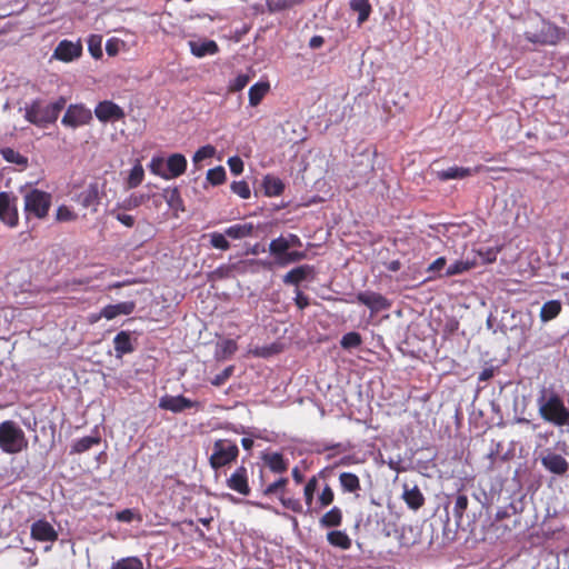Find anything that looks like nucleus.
I'll return each instance as SVG.
<instances>
[{"mask_svg":"<svg viewBox=\"0 0 569 569\" xmlns=\"http://www.w3.org/2000/svg\"><path fill=\"white\" fill-rule=\"evenodd\" d=\"M231 190L242 199H248L251 194L249 184L246 181H233Z\"/></svg>","mask_w":569,"mask_h":569,"instance_id":"obj_54","label":"nucleus"},{"mask_svg":"<svg viewBox=\"0 0 569 569\" xmlns=\"http://www.w3.org/2000/svg\"><path fill=\"white\" fill-rule=\"evenodd\" d=\"M30 536L40 542H54L58 540V531L44 519H39L31 525Z\"/></svg>","mask_w":569,"mask_h":569,"instance_id":"obj_10","label":"nucleus"},{"mask_svg":"<svg viewBox=\"0 0 569 569\" xmlns=\"http://www.w3.org/2000/svg\"><path fill=\"white\" fill-rule=\"evenodd\" d=\"M228 166L230 168V171L234 174V176H239L242 173L243 171V161L241 160L240 157L238 156H234V157H230L228 159Z\"/></svg>","mask_w":569,"mask_h":569,"instance_id":"obj_58","label":"nucleus"},{"mask_svg":"<svg viewBox=\"0 0 569 569\" xmlns=\"http://www.w3.org/2000/svg\"><path fill=\"white\" fill-rule=\"evenodd\" d=\"M289 250L288 242L284 237L273 239L269 244V252L276 257V261L284 256Z\"/></svg>","mask_w":569,"mask_h":569,"instance_id":"obj_35","label":"nucleus"},{"mask_svg":"<svg viewBox=\"0 0 569 569\" xmlns=\"http://www.w3.org/2000/svg\"><path fill=\"white\" fill-rule=\"evenodd\" d=\"M123 46V42L119 39H110L108 40L107 44H106V50H107V53L109 56H116L119 50H120V47Z\"/></svg>","mask_w":569,"mask_h":569,"instance_id":"obj_60","label":"nucleus"},{"mask_svg":"<svg viewBox=\"0 0 569 569\" xmlns=\"http://www.w3.org/2000/svg\"><path fill=\"white\" fill-rule=\"evenodd\" d=\"M317 489H318V477L312 476L307 481V483L303 488V498H305V503L308 507V510H310L312 507L315 493H316Z\"/></svg>","mask_w":569,"mask_h":569,"instance_id":"obj_37","label":"nucleus"},{"mask_svg":"<svg viewBox=\"0 0 569 569\" xmlns=\"http://www.w3.org/2000/svg\"><path fill=\"white\" fill-rule=\"evenodd\" d=\"M313 274V268L308 264L299 266L290 270L284 277L283 282L287 284H298Z\"/></svg>","mask_w":569,"mask_h":569,"instance_id":"obj_24","label":"nucleus"},{"mask_svg":"<svg viewBox=\"0 0 569 569\" xmlns=\"http://www.w3.org/2000/svg\"><path fill=\"white\" fill-rule=\"evenodd\" d=\"M284 238L288 242L289 249L292 247H301L302 246L300 238L296 234L290 233V234L286 236Z\"/></svg>","mask_w":569,"mask_h":569,"instance_id":"obj_64","label":"nucleus"},{"mask_svg":"<svg viewBox=\"0 0 569 569\" xmlns=\"http://www.w3.org/2000/svg\"><path fill=\"white\" fill-rule=\"evenodd\" d=\"M200 403L198 401L190 400L182 395L179 396H169L166 395L160 398L159 407L163 410H168L171 412H182L187 409L199 408Z\"/></svg>","mask_w":569,"mask_h":569,"instance_id":"obj_9","label":"nucleus"},{"mask_svg":"<svg viewBox=\"0 0 569 569\" xmlns=\"http://www.w3.org/2000/svg\"><path fill=\"white\" fill-rule=\"evenodd\" d=\"M114 348L120 353H130L133 351L132 340L129 333L121 331L114 337Z\"/></svg>","mask_w":569,"mask_h":569,"instance_id":"obj_31","label":"nucleus"},{"mask_svg":"<svg viewBox=\"0 0 569 569\" xmlns=\"http://www.w3.org/2000/svg\"><path fill=\"white\" fill-rule=\"evenodd\" d=\"M471 267H472V263H470L468 261L457 260L447 268L445 274L446 276L460 274V273H463V272L468 271L469 269H471Z\"/></svg>","mask_w":569,"mask_h":569,"instance_id":"obj_48","label":"nucleus"},{"mask_svg":"<svg viewBox=\"0 0 569 569\" xmlns=\"http://www.w3.org/2000/svg\"><path fill=\"white\" fill-rule=\"evenodd\" d=\"M144 177V170L140 162H137L131 169L129 177L126 181V186L128 189H133L138 187Z\"/></svg>","mask_w":569,"mask_h":569,"instance_id":"obj_34","label":"nucleus"},{"mask_svg":"<svg viewBox=\"0 0 569 569\" xmlns=\"http://www.w3.org/2000/svg\"><path fill=\"white\" fill-rule=\"evenodd\" d=\"M562 310V305L559 300H549L545 302L540 309V320L549 322L557 318Z\"/></svg>","mask_w":569,"mask_h":569,"instance_id":"obj_28","label":"nucleus"},{"mask_svg":"<svg viewBox=\"0 0 569 569\" xmlns=\"http://www.w3.org/2000/svg\"><path fill=\"white\" fill-rule=\"evenodd\" d=\"M446 264L445 258L436 259L431 264H429V272H439Z\"/></svg>","mask_w":569,"mask_h":569,"instance_id":"obj_63","label":"nucleus"},{"mask_svg":"<svg viewBox=\"0 0 569 569\" xmlns=\"http://www.w3.org/2000/svg\"><path fill=\"white\" fill-rule=\"evenodd\" d=\"M249 82V77L247 74H239L230 84V91H240L242 90Z\"/></svg>","mask_w":569,"mask_h":569,"instance_id":"obj_59","label":"nucleus"},{"mask_svg":"<svg viewBox=\"0 0 569 569\" xmlns=\"http://www.w3.org/2000/svg\"><path fill=\"white\" fill-rule=\"evenodd\" d=\"M468 497L466 495H458L455 500L453 513L457 520H460L468 508Z\"/></svg>","mask_w":569,"mask_h":569,"instance_id":"obj_50","label":"nucleus"},{"mask_svg":"<svg viewBox=\"0 0 569 569\" xmlns=\"http://www.w3.org/2000/svg\"><path fill=\"white\" fill-rule=\"evenodd\" d=\"M239 448L236 442L229 439L214 441L209 462L212 469L218 470L230 465L238 458Z\"/></svg>","mask_w":569,"mask_h":569,"instance_id":"obj_6","label":"nucleus"},{"mask_svg":"<svg viewBox=\"0 0 569 569\" xmlns=\"http://www.w3.org/2000/svg\"><path fill=\"white\" fill-rule=\"evenodd\" d=\"M262 460L273 473H284L289 467L288 460L280 452L264 453Z\"/></svg>","mask_w":569,"mask_h":569,"instance_id":"obj_21","label":"nucleus"},{"mask_svg":"<svg viewBox=\"0 0 569 569\" xmlns=\"http://www.w3.org/2000/svg\"><path fill=\"white\" fill-rule=\"evenodd\" d=\"M270 90L269 82H257L249 89V103L252 107L258 106L263 97L268 93Z\"/></svg>","mask_w":569,"mask_h":569,"instance_id":"obj_30","label":"nucleus"},{"mask_svg":"<svg viewBox=\"0 0 569 569\" xmlns=\"http://www.w3.org/2000/svg\"><path fill=\"white\" fill-rule=\"evenodd\" d=\"M102 37L98 34H92L88 39V48L92 57L100 58L102 56Z\"/></svg>","mask_w":569,"mask_h":569,"instance_id":"obj_47","label":"nucleus"},{"mask_svg":"<svg viewBox=\"0 0 569 569\" xmlns=\"http://www.w3.org/2000/svg\"><path fill=\"white\" fill-rule=\"evenodd\" d=\"M360 343H361V337L358 332L346 333L341 339V346L346 350H350L355 347H358Z\"/></svg>","mask_w":569,"mask_h":569,"instance_id":"obj_52","label":"nucleus"},{"mask_svg":"<svg viewBox=\"0 0 569 569\" xmlns=\"http://www.w3.org/2000/svg\"><path fill=\"white\" fill-rule=\"evenodd\" d=\"M525 38L540 46H556L567 38V30L541 19L535 27L526 30Z\"/></svg>","mask_w":569,"mask_h":569,"instance_id":"obj_3","label":"nucleus"},{"mask_svg":"<svg viewBox=\"0 0 569 569\" xmlns=\"http://www.w3.org/2000/svg\"><path fill=\"white\" fill-rule=\"evenodd\" d=\"M327 541L330 546L339 548L341 550H348L351 547V538L346 531L331 530L327 532Z\"/></svg>","mask_w":569,"mask_h":569,"instance_id":"obj_26","label":"nucleus"},{"mask_svg":"<svg viewBox=\"0 0 569 569\" xmlns=\"http://www.w3.org/2000/svg\"><path fill=\"white\" fill-rule=\"evenodd\" d=\"M357 300L376 312L387 309L389 306L386 298L376 292H361L357 296Z\"/></svg>","mask_w":569,"mask_h":569,"instance_id":"obj_19","label":"nucleus"},{"mask_svg":"<svg viewBox=\"0 0 569 569\" xmlns=\"http://www.w3.org/2000/svg\"><path fill=\"white\" fill-rule=\"evenodd\" d=\"M217 352H220L222 355H232L237 352V343L234 340L231 339H222L217 343Z\"/></svg>","mask_w":569,"mask_h":569,"instance_id":"obj_55","label":"nucleus"},{"mask_svg":"<svg viewBox=\"0 0 569 569\" xmlns=\"http://www.w3.org/2000/svg\"><path fill=\"white\" fill-rule=\"evenodd\" d=\"M350 7L352 10L357 11L359 13L358 22L359 24L363 23L371 11V7L369 4L368 0H351Z\"/></svg>","mask_w":569,"mask_h":569,"instance_id":"obj_36","label":"nucleus"},{"mask_svg":"<svg viewBox=\"0 0 569 569\" xmlns=\"http://www.w3.org/2000/svg\"><path fill=\"white\" fill-rule=\"evenodd\" d=\"M335 500V492L332 488L326 483L321 492L318 496V503L321 509L330 506Z\"/></svg>","mask_w":569,"mask_h":569,"instance_id":"obj_44","label":"nucleus"},{"mask_svg":"<svg viewBox=\"0 0 569 569\" xmlns=\"http://www.w3.org/2000/svg\"><path fill=\"white\" fill-rule=\"evenodd\" d=\"M279 500L281 505L296 513H302L303 507L299 499L296 498H286L283 495L279 496Z\"/></svg>","mask_w":569,"mask_h":569,"instance_id":"obj_49","label":"nucleus"},{"mask_svg":"<svg viewBox=\"0 0 569 569\" xmlns=\"http://www.w3.org/2000/svg\"><path fill=\"white\" fill-rule=\"evenodd\" d=\"M342 510L335 506L320 518L319 523L322 528H337L342 525Z\"/></svg>","mask_w":569,"mask_h":569,"instance_id":"obj_27","label":"nucleus"},{"mask_svg":"<svg viewBox=\"0 0 569 569\" xmlns=\"http://www.w3.org/2000/svg\"><path fill=\"white\" fill-rule=\"evenodd\" d=\"M224 179H226V170L221 166L210 169L207 172V180L213 186L221 184L224 181Z\"/></svg>","mask_w":569,"mask_h":569,"instance_id":"obj_45","label":"nucleus"},{"mask_svg":"<svg viewBox=\"0 0 569 569\" xmlns=\"http://www.w3.org/2000/svg\"><path fill=\"white\" fill-rule=\"evenodd\" d=\"M0 220L11 228L19 221L16 198L7 192H0Z\"/></svg>","mask_w":569,"mask_h":569,"instance_id":"obj_8","label":"nucleus"},{"mask_svg":"<svg viewBox=\"0 0 569 569\" xmlns=\"http://www.w3.org/2000/svg\"><path fill=\"white\" fill-rule=\"evenodd\" d=\"M289 479L286 477H281L274 482L268 485L263 490L262 493L264 496H271V495H283L286 487L288 486Z\"/></svg>","mask_w":569,"mask_h":569,"instance_id":"obj_38","label":"nucleus"},{"mask_svg":"<svg viewBox=\"0 0 569 569\" xmlns=\"http://www.w3.org/2000/svg\"><path fill=\"white\" fill-rule=\"evenodd\" d=\"M254 226L251 222L230 226L224 230V234L232 239H243L252 236Z\"/></svg>","mask_w":569,"mask_h":569,"instance_id":"obj_29","label":"nucleus"},{"mask_svg":"<svg viewBox=\"0 0 569 569\" xmlns=\"http://www.w3.org/2000/svg\"><path fill=\"white\" fill-rule=\"evenodd\" d=\"M164 198L170 208L174 210L182 209V200L178 189L164 190Z\"/></svg>","mask_w":569,"mask_h":569,"instance_id":"obj_46","label":"nucleus"},{"mask_svg":"<svg viewBox=\"0 0 569 569\" xmlns=\"http://www.w3.org/2000/svg\"><path fill=\"white\" fill-rule=\"evenodd\" d=\"M210 243L213 248L220 250H228L230 248L229 241L226 239L224 233L212 232L210 236Z\"/></svg>","mask_w":569,"mask_h":569,"instance_id":"obj_51","label":"nucleus"},{"mask_svg":"<svg viewBox=\"0 0 569 569\" xmlns=\"http://www.w3.org/2000/svg\"><path fill=\"white\" fill-rule=\"evenodd\" d=\"M216 153V149L214 147L210 146V144H207V146H203L201 147L193 156V162L194 163H198V162H201L202 160L207 159V158H211L213 157Z\"/></svg>","mask_w":569,"mask_h":569,"instance_id":"obj_57","label":"nucleus"},{"mask_svg":"<svg viewBox=\"0 0 569 569\" xmlns=\"http://www.w3.org/2000/svg\"><path fill=\"white\" fill-rule=\"evenodd\" d=\"M133 517L134 515L131 509H123L116 515V519L122 522H131Z\"/></svg>","mask_w":569,"mask_h":569,"instance_id":"obj_61","label":"nucleus"},{"mask_svg":"<svg viewBox=\"0 0 569 569\" xmlns=\"http://www.w3.org/2000/svg\"><path fill=\"white\" fill-rule=\"evenodd\" d=\"M1 153H2V157L8 162L16 163V164H19V166H22V167H26L27 163H28V160H27L26 157H23L21 153H19L18 151H16V150H13L11 148L2 149Z\"/></svg>","mask_w":569,"mask_h":569,"instance_id":"obj_41","label":"nucleus"},{"mask_svg":"<svg viewBox=\"0 0 569 569\" xmlns=\"http://www.w3.org/2000/svg\"><path fill=\"white\" fill-rule=\"evenodd\" d=\"M150 171L167 180V161L161 157H153L149 164Z\"/></svg>","mask_w":569,"mask_h":569,"instance_id":"obj_42","label":"nucleus"},{"mask_svg":"<svg viewBox=\"0 0 569 569\" xmlns=\"http://www.w3.org/2000/svg\"><path fill=\"white\" fill-rule=\"evenodd\" d=\"M193 56L203 58L218 52V44L213 40L197 39L188 42Z\"/></svg>","mask_w":569,"mask_h":569,"instance_id":"obj_16","label":"nucleus"},{"mask_svg":"<svg viewBox=\"0 0 569 569\" xmlns=\"http://www.w3.org/2000/svg\"><path fill=\"white\" fill-rule=\"evenodd\" d=\"M261 187L267 197H278L284 190V183L282 180L272 174L263 177Z\"/></svg>","mask_w":569,"mask_h":569,"instance_id":"obj_23","label":"nucleus"},{"mask_svg":"<svg viewBox=\"0 0 569 569\" xmlns=\"http://www.w3.org/2000/svg\"><path fill=\"white\" fill-rule=\"evenodd\" d=\"M148 200V196L144 194H131L121 202L117 203L116 208H119L120 210H133L138 207H140L144 201Z\"/></svg>","mask_w":569,"mask_h":569,"instance_id":"obj_33","label":"nucleus"},{"mask_svg":"<svg viewBox=\"0 0 569 569\" xmlns=\"http://www.w3.org/2000/svg\"><path fill=\"white\" fill-rule=\"evenodd\" d=\"M296 305L299 309H305L307 306H309V299L308 297H306L303 293H301L300 291H297V296H296Z\"/></svg>","mask_w":569,"mask_h":569,"instance_id":"obj_62","label":"nucleus"},{"mask_svg":"<svg viewBox=\"0 0 569 569\" xmlns=\"http://www.w3.org/2000/svg\"><path fill=\"white\" fill-rule=\"evenodd\" d=\"M227 486L239 495L249 496L251 489L249 486L247 468L244 466H239L227 479Z\"/></svg>","mask_w":569,"mask_h":569,"instance_id":"obj_12","label":"nucleus"},{"mask_svg":"<svg viewBox=\"0 0 569 569\" xmlns=\"http://www.w3.org/2000/svg\"><path fill=\"white\" fill-rule=\"evenodd\" d=\"M542 466L551 473L563 476L569 470V462L559 453L548 452L541 458Z\"/></svg>","mask_w":569,"mask_h":569,"instance_id":"obj_14","label":"nucleus"},{"mask_svg":"<svg viewBox=\"0 0 569 569\" xmlns=\"http://www.w3.org/2000/svg\"><path fill=\"white\" fill-rule=\"evenodd\" d=\"M187 168V159L181 153H174L167 160V180L181 176Z\"/></svg>","mask_w":569,"mask_h":569,"instance_id":"obj_22","label":"nucleus"},{"mask_svg":"<svg viewBox=\"0 0 569 569\" xmlns=\"http://www.w3.org/2000/svg\"><path fill=\"white\" fill-rule=\"evenodd\" d=\"M78 219V213L67 204H61L57 208L54 213L56 222H73Z\"/></svg>","mask_w":569,"mask_h":569,"instance_id":"obj_32","label":"nucleus"},{"mask_svg":"<svg viewBox=\"0 0 569 569\" xmlns=\"http://www.w3.org/2000/svg\"><path fill=\"white\" fill-rule=\"evenodd\" d=\"M537 402L539 415L545 421L558 427L569 425V410L558 393L551 392L549 397L543 393Z\"/></svg>","mask_w":569,"mask_h":569,"instance_id":"obj_2","label":"nucleus"},{"mask_svg":"<svg viewBox=\"0 0 569 569\" xmlns=\"http://www.w3.org/2000/svg\"><path fill=\"white\" fill-rule=\"evenodd\" d=\"M28 447L23 430L12 420L0 423V449L6 453H18Z\"/></svg>","mask_w":569,"mask_h":569,"instance_id":"obj_4","label":"nucleus"},{"mask_svg":"<svg viewBox=\"0 0 569 569\" xmlns=\"http://www.w3.org/2000/svg\"><path fill=\"white\" fill-rule=\"evenodd\" d=\"M66 102L63 97L50 103H44L42 100L36 99L24 106V118L34 126L47 127L56 122Z\"/></svg>","mask_w":569,"mask_h":569,"instance_id":"obj_1","label":"nucleus"},{"mask_svg":"<svg viewBox=\"0 0 569 569\" xmlns=\"http://www.w3.org/2000/svg\"><path fill=\"white\" fill-rule=\"evenodd\" d=\"M111 216L128 228L133 227L136 221L133 216L124 213L123 210H120L119 208H113L111 210Z\"/></svg>","mask_w":569,"mask_h":569,"instance_id":"obj_53","label":"nucleus"},{"mask_svg":"<svg viewBox=\"0 0 569 569\" xmlns=\"http://www.w3.org/2000/svg\"><path fill=\"white\" fill-rule=\"evenodd\" d=\"M92 119L91 110L83 104H70L62 117L61 123L68 128L76 129L88 124Z\"/></svg>","mask_w":569,"mask_h":569,"instance_id":"obj_7","label":"nucleus"},{"mask_svg":"<svg viewBox=\"0 0 569 569\" xmlns=\"http://www.w3.org/2000/svg\"><path fill=\"white\" fill-rule=\"evenodd\" d=\"M405 501L412 509H418L423 505L425 498L418 489L406 490L403 495Z\"/></svg>","mask_w":569,"mask_h":569,"instance_id":"obj_39","label":"nucleus"},{"mask_svg":"<svg viewBox=\"0 0 569 569\" xmlns=\"http://www.w3.org/2000/svg\"><path fill=\"white\" fill-rule=\"evenodd\" d=\"M94 114L101 122L118 121L124 118V111L112 101L104 100L97 104Z\"/></svg>","mask_w":569,"mask_h":569,"instance_id":"obj_11","label":"nucleus"},{"mask_svg":"<svg viewBox=\"0 0 569 569\" xmlns=\"http://www.w3.org/2000/svg\"><path fill=\"white\" fill-rule=\"evenodd\" d=\"M234 367L233 366H227L224 367L219 373L214 375L210 379V383L216 387H220L227 382L228 379L233 375Z\"/></svg>","mask_w":569,"mask_h":569,"instance_id":"obj_43","label":"nucleus"},{"mask_svg":"<svg viewBox=\"0 0 569 569\" xmlns=\"http://www.w3.org/2000/svg\"><path fill=\"white\" fill-rule=\"evenodd\" d=\"M81 52L82 47L79 42L63 40L54 49L53 58L63 62H70L79 58Z\"/></svg>","mask_w":569,"mask_h":569,"instance_id":"obj_13","label":"nucleus"},{"mask_svg":"<svg viewBox=\"0 0 569 569\" xmlns=\"http://www.w3.org/2000/svg\"><path fill=\"white\" fill-rule=\"evenodd\" d=\"M111 569H143V563L138 557H127L114 562Z\"/></svg>","mask_w":569,"mask_h":569,"instance_id":"obj_40","label":"nucleus"},{"mask_svg":"<svg viewBox=\"0 0 569 569\" xmlns=\"http://www.w3.org/2000/svg\"><path fill=\"white\" fill-rule=\"evenodd\" d=\"M339 483L345 493H356L358 496V491L361 489L360 479L353 472H341Z\"/></svg>","mask_w":569,"mask_h":569,"instance_id":"obj_25","label":"nucleus"},{"mask_svg":"<svg viewBox=\"0 0 569 569\" xmlns=\"http://www.w3.org/2000/svg\"><path fill=\"white\" fill-rule=\"evenodd\" d=\"M136 305L133 301H124L119 302L117 305L106 306L101 312L100 317H103L108 320H112L118 316H128L133 312Z\"/></svg>","mask_w":569,"mask_h":569,"instance_id":"obj_15","label":"nucleus"},{"mask_svg":"<svg viewBox=\"0 0 569 569\" xmlns=\"http://www.w3.org/2000/svg\"><path fill=\"white\" fill-rule=\"evenodd\" d=\"M52 202V196L49 192L39 189H28L23 194L24 212L27 217L44 219L48 217Z\"/></svg>","mask_w":569,"mask_h":569,"instance_id":"obj_5","label":"nucleus"},{"mask_svg":"<svg viewBox=\"0 0 569 569\" xmlns=\"http://www.w3.org/2000/svg\"><path fill=\"white\" fill-rule=\"evenodd\" d=\"M482 166H478L475 169L463 168V167H451L447 170L438 171L437 176L440 180H449V179H463L466 177H470L473 173H478L482 170Z\"/></svg>","mask_w":569,"mask_h":569,"instance_id":"obj_20","label":"nucleus"},{"mask_svg":"<svg viewBox=\"0 0 569 569\" xmlns=\"http://www.w3.org/2000/svg\"><path fill=\"white\" fill-rule=\"evenodd\" d=\"M100 201L99 197V187L97 183L89 184L82 192L78 196V202L83 208H92V211L96 212L98 210V204Z\"/></svg>","mask_w":569,"mask_h":569,"instance_id":"obj_17","label":"nucleus"},{"mask_svg":"<svg viewBox=\"0 0 569 569\" xmlns=\"http://www.w3.org/2000/svg\"><path fill=\"white\" fill-rule=\"evenodd\" d=\"M101 443V436L98 430H94L92 435L82 437L76 440L70 449V455H81L89 451L93 446Z\"/></svg>","mask_w":569,"mask_h":569,"instance_id":"obj_18","label":"nucleus"},{"mask_svg":"<svg viewBox=\"0 0 569 569\" xmlns=\"http://www.w3.org/2000/svg\"><path fill=\"white\" fill-rule=\"evenodd\" d=\"M306 258L305 252L300 251H288L284 256H282L280 259H278V264L280 266H287L292 262H298Z\"/></svg>","mask_w":569,"mask_h":569,"instance_id":"obj_56","label":"nucleus"}]
</instances>
